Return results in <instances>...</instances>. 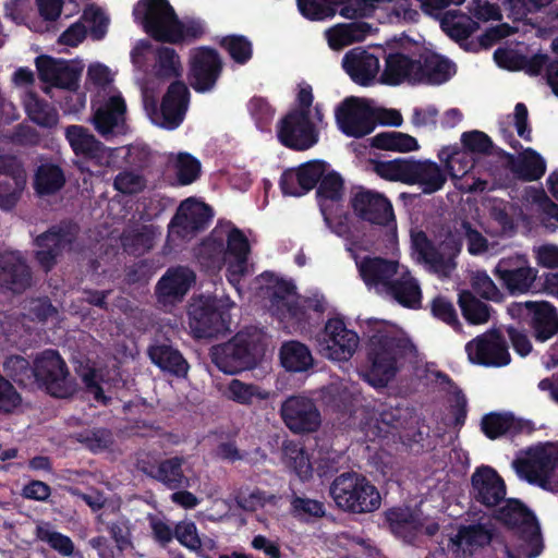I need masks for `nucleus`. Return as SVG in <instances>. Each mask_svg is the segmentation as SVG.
Listing matches in <instances>:
<instances>
[{
  "label": "nucleus",
  "mask_w": 558,
  "mask_h": 558,
  "mask_svg": "<svg viewBox=\"0 0 558 558\" xmlns=\"http://www.w3.org/2000/svg\"><path fill=\"white\" fill-rule=\"evenodd\" d=\"M250 243L245 234L236 227L216 226L211 232L194 248V255L201 268L206 272H217L229 260L228 279L239 280L247 270Z\"/></svg>",
  "instance_id": "nucleus-1"
},
{
  "label": "nucleus",
  "mask_w": 558,
  "mask_h": 558,
  "mask_svg": "<svg viewBox=\"0 0 558 558\" xmlns=\"http://www.w3.org/2000/svg\"><path fill=\"white\" fill-rule=\"evenodd\" d=\"M329 494L338 509L351 514L371 513L381 505L378 488L365 475L354 471L337 475Z\"/></svg>",
  "instance_id": "nucleus-2"
},
{
  "label": "nucleus",
  "mask_w": 558,
  "mask_h": 558,
  "mask_svg": "<svg viewBox=\"0 0 558 558\" xmlns=\"http://www.w3.org/2000/svg\"><path fill=\"white\" fill-rule=\"evenodd\" d=\"M189 325L197 339L225 336L231 331L230 308L217 298L199 296L189 306Z\"/></svg>",
  "instance_id": "nucleus-3"
},
{
  "label": "nucleus",
  "mask_w": 558,
  "mask_h": 558,
  "mask_svg": "<svg viewBox=\"0 0 558 558\" xmlns=\"http://www.w3.org/2000/svg\"><path fill=\"white\" fill-rule=\"evenodd\" d=\"M412 244L429 272L439 277H448L456 269V258L462 248L460 236L448 233L445 239L435 244L424 231H418L412 236Z\"/></svg>",
  "instance_id": "nucleus-4"
},
{
  "label": "nucleus",
  "mask_w": 558,
  "mask_h": 558,
  "mask_svg": "<svg viewBox=\"0 0 558 558\" xmlns=\"http://www.w3.org/2000/svg\"><path fill=\"white\" fill-rule=\"evenodd\" d=\"M36 388L58 399L72 397L76 384L57 350L47 349L35 357Z\"/></svg>",
  "instance_id": "nucleus-5"
},
{
  "label": "nucleus",
  "mask_w": 558,
  "mask_h": 558,
  "mask_svg": "<svg viewBox=\"0 0 558 558\" xmlns=\"http://www.w3.org/2000/svg\"><path fill=\"white\" fill-rule=\"evenodd\" d=\"M405 348L404 340L390 335H376L369 340L367 360L371 363L369 381L386 386L398 372V356Z\"/></svg>",
  "instance_id": "nucleus-6"
},
{
  "label": "nucleus",
  "mask_w": 558,
  "mask_h": 558,
  "mask_svg": "<svg viewBox=\"0 0 558 558\" xmlns=\"http://www.w3.org/2000/svg\"><path fill=\"white\" fill-rule=\"evenodd\" d=\"M64 135L74 155L78 158L76 166L82 172L93 173L92 168L99 171V169L110 166L114 149L97 140L88 129L83 125H69Z\"/></svg>",
  "instance_id": "nucleus-7"
},
{
  "label": "nucleus",
  "mask_w": 558,
  "mask_h": 558,
  "mask_svg": "<svg viewBox=\"0 0 558 558\" xmlns=\"http://www.w3.org/2000/svg\"><path fill=\"white\" fill-rule=\"evenodd\" d=\"M213 363L225 374L234 375L257 364V343L247 335L236 333L229 341L213 347Z\"/></svg>",
  "instance_id": "nucleus-8"
},
{
  "label": "nucleus",
  "mask_w": 558,
  "mask_h": 558,
  "mask_svg": "<svg viewBox=\"0 0 558 558\" xmlns=\"http://www.w3.org/2000/svg\"><path fill=\"white\" fill-rule=\"evenodd\" d=\"M339 130L347 136L361 138L371 134L377 125L376 110L366 99L347 97L335 110Z\"/></svg>",
  "instance_id": "nucleus-9"
},
{
  "label": "nucleus",
  "mask_w": 558,
  "mask_h": 558,
  "mask_svg": "<svg viewBox=\"0 0 558 558\" xmlns=\"http://www.w3.org/2000/svg\"><path fill=\"white\" fill-rule=\"evenodd\" d=\"M76 233L75 225L61 221L35 238L34 244L37 250L34 256L45 272L51 271L63 252L71 248Z\"/></svg>",
  "instance_id": "nucleus-10"
},
{
  "label": "nucleus",
  "mask_w": 558,
  "mask_h": 558,
  "mask_svg": "<svg viewBox=\"0 0 558 558\" xmlns=\"http://www.w3.org/2000/svg\"><path fill=\"white\" fill-rule=\"evenodd\" d=\"M510 312L527 324L536 342H546L558 333V310L547 301L513 303Z\"/></svg>",
  "instance_id": "nucleus-11"
},
{
  "label": "nucleus",
  "mask_w": 558,
  "mask_h": 558,
  "mask_svg": "<svg viewBox=\"0 0 558 558\" xmlns=\"http://www.w3.org/2000/svg\"><path fill=\"white\" fill-rule=\"evenodd\" d=\"M223 62L215 48L201 46L191 51L187 78L196 93H207L215 88L221 76Z\"/></svg>",
  "instance_id": "nucleus-12"
},
{
  "label": "nucleus",
  "mask_w": 558,
  "mask_h": 558,
  "mask_svg": "<svg viewBox=\"0 0 558 558\" xmlns=\"http://www.w3.org/2000/svg\"><path fill=\"white\" fill-rule=\"evenodd\" d=\"M135 23L154 40L165 43L175 19V11L168 0H140L133 8Z\"/></svg>",
  "instance_id": "nucleus-13"
},
{
  "label": "nucleus",
  "mask_w": 558,
  "mask_h": 558,
  "mask_svg": "<svg viewBox=\"0 0 558 558\" xmlns=\"http://www.w3.org/2000/svg\"><path fill=\"white\" fill-rule=\"evenodd\" d=\"M354 215L371 225L397 230L396 216L391 202L384 194L360 187L350 201Z\"/></svg>",
  "instance_id": "nucleus-14"
},
{
  "label": "nucleus",
  "mask_w": 558,
  "mask_h": 558,
  "mask_svg": "<svg viewBox=\"0 0 558 558\" xmlns=\"http://www.w3.org/2000/svg\"><path fill=\"white\" fill-rule=\"evenodd\" d=\"M495 519L510 529H518L532 547L529 558L537 557L543 549L539 529L533 512L520 500L508 499L495 511Z\"/></svg>",
  "instance_id": "nucleus-15"
},
{
  "label": "nucleus",
  "mask_w": 558,
  "mask_h": 558,
  "mask_svg": "<svg viewBox=\"0 0 558 558\" xmlns=\"http://www.w3.org/2000/svg\"><path fill=\"white\" fill-rule=\"evenodd\" d=\"M277 137L284 147L304 151L318 143L319 132L311 116L302 111H289L278 123Z\"/></svg>",
  "instance_id": "nucleus-16"
},
{
  "label": "nucleus",
  "mask_w": 558,
  "mask_h": 558,
  "mask_svg": "<svg viewBox=\"0 0 558 558\" xmlns=\"http://www.w3.org/2000/svg\"><path fill=\"white\" fill-rule=\"evenodd\" d=\"M213 217L214 211L209 205L189 197L181 202L171 218L168 226L169 234L181 240L193 238L209 226Z\"/></svg>",
  "instance_id": "nucleus-17"
},
{
  "label": "nucleus",
  "mask_w": 558,
  "mask_h": 558,
  "mask_svg": "<svg viewBox=\"0 0 558 558\" xmlns=\"http://www.w3.org/2000/svg\"><path fill=\"white\" fill-rule=\"evenodd\" d=\"M280 415L294 434L316 432L322 423L320 412L313 399L303 396L287 398L281 404Z\"/></svg>",
  "instance_id": "nucleus-18"
},
{
  "label": "nucleus",
  "mask_w": 558,
  "mask_h": 558,
  "mask_svg": "<svg viewBox=\"0 0 558 558\" xmlns=\"http://www.w3.org/2000/svg\"><path fill=\"white\" fill-rule=\"evenodd\" d=\"M537 272V269L530 266L527 258L520 254L502 257L494 270L502 287L512 295L530 291Z\"/></svg>",
  "instance_id": "nucleus-19"
},
{
  "label": "nucleus",
  "mask_w": 558,
  "mask_h": 558,
  "mask_svg": "<svg viewBox=\"0 0 558 558\" xmlns=\"http://www.w3.org/2000/svg\"><path fill=\"white\" fill-rule=\"evenodd\" d=\"M328 169L329 163L320 159H313L296 168L287 169L279 180L280 190L283 195L303 196L318 185Z\"/></svg>",
  "instance_id": "nucleus-20"
},
{
  "label": "nucleus",
  "mask_w": 558,
  "mask_h": 558,
  "mask_svg": "<svg viewBox=\"0 0 558 558\" xmlns=\"http://www.w3.org/2000/svg\"><path fill=\"white\" fill-rule=\"evenodd\" d=\"M470 361L483 366H506L511 357L504 336L493 330L476 337L465 345Z\"/></svg>",
  "instance_id": "nucleus-21"
},
{
  "label": "nucleus",
  "mask_w": 558,
  "mask_h": 558,
  "mask_svg": "<svg viewBox=\"0 0 558 558\" xmlns=\"http://www.w3.org/2000/svg\"><path fill=\"white\" fill-rule=\"evenodd\" d=\"M38 77L41 82L58 88L76 90L83 66L63 59L41 54L35 60Z\"/></svg>",
  "instance_id": "nucleus-22"
},
{
  "label": "nucleus",
  "mask_w": 558,
  "mask_h": 558,
  "mask_svg": "<svg viewBox=\"0 0 558 558\" xmlns=\"http://www.w3.org/2000/svg\"><path fill=\"white\" fill-rule=\"evenodd\" d=\"M470 496L486 508H493L505 499L506 484L492 466L481 465L471 476Z\"/></svg>",
  "instance_id": "nucleus-23"
},
{
  "label": "nucleus",
  "mask_w": 558,
  "mask_h": 558,
  "mask_svg": "<svg viewBox=\"0 0 558 558\" xmlns=\"http://www.w3.org/2000/svg\"><path fill=\"white\" fill-rule=\"evenodd\" d=\"M400 264L397 260L381 256L366 255L356 260L359 276L365 287L383 295L390 281L398 275Z\"/></svg>",
  "instance_id": "nucleus-24"
},
{
  "label": "nucleus",
  "mask_w": 558,
  "mask_h": 558,
  "mask_svg": "<svg viewBox=\"0 0 558 558\" xmlns=\"http://www.w3.org/2000/svg\"><path fill=\"white\" fill-rule=\"evenodd\" d=\"M26 184L22 162L11 155L0 156V208L12 209Z\"/></svg>",
  "instance_id": "nucleus-25"
},
{
  "label": "nucleus",
  "mask_w": 558,
  "mask_h": 558,
  "mask_svg": "<svg viewBox=\"0 0 558 558\" xmlns=\"http://www.w3.org/2000/svg\"><path fill=\"white\" fill-rule=\"evenodd\" d=\"M190 98L191 93L183 81L172 82L160 102V126L170 131L178 129L184 121Z\"/></svg>",
  "instance_id": "nucleus-26"
},
{
  "label": "nucleus",
  "mask_w": 558,
  "mask_h": 558,
  "mask_svg": "<svg viewBox=\"0 0 558 558\" xmlns=\"http://www.w3.org/2000/svg\"><path fill=\"white\" fill-rule=\"evenodd\" d=\"M324 341L327 356L340 362L353 356L360 338L355 331L347 328L341 318H330L325 324Z\"/></svg>",
  "instance_id": "nucleus-27"
},
{
  "label": "nucleus",
  "mask_w": 558,
  "mask_h": 558,
  "mask_svg": "<svg viewBox=\"0 0 558 558\" xmlns=\"http://www.w3.org/2000/svg\"><path fill=\"white\" fill-rule=\"evenodd\" d=\"M32 270L19 252L0 254V290L21 294L32 284Z\"/></svg>",
  "instance_id": "nucleus-28"
},
{
  "label": "nucleus",
  "mask_w": 558,
  "mask_h": 558,
  "mask_svg": "<svg viewBox=\"0 0 558 558\" xmlns=\"http://www.w3.org/2000/svg\"><path fill=\"white\" fill-rule=\"evenodd\" d=\"M481 429L492 440L500 437L513 439L519 435H531L535 430V424L530 420L515 417L511 412H490L482 417Z\"/></svg>",
  "instance_id": "nucleus-29"
},
{
  "label": "nucleus",
  "mask_w": 558,
  "mask_h": 558,
  "mask_svg": "<svg viewBox=\"0 0 558 558\" xmlns=\"http://www.w3.org/2000/svg\"><path fill=\"white\" fill-rule=\"evenodd\" d=\"M195 272L185 266L170 267L158 280L155 293L163 304L181 302L195 282Z\"/></svg>",
  "instance_id": "nucleus-30"
},
{
  "label": "nucleus",
  "mask_w": 558,
  "mask_h": 558,
  "mask_svg": "<svg viewBox=\"0 0 558 558\" xmlns=\"http://www.w3.org/2000/svg\"><path fill=\"white\" fill-rule=\"evenodd\" d=\"M418 54L408 56L403 52H389L385 57V68L380 74L379 82L388 86H398L402 83L417 84L416 77L420 71Z\"/></svg>",
  "instance_id": "nucleus-31"
},
{
  "label": "nucleus",
  "mask_w": 558,
  "mask_h": 558,
  "mask_svg": "<svg viewBox=\"0 0 558 558\" xmlns=\"http://www.w3.org/2000/svg\"><path fill=\"white\" fill-rule=\"evenodd\" d=\"M383 295L409 310L422 307L423 293L418 280L405 266H401L398 275L388 284Z\"/></svg>",
  "instance_id": "nucleus-32"
},
{
  "label": "nucleus",
  "mask_w": 558,
  "mask_h": 558,
  "mask_svg": "<svg viewBox=\"0 0 558 558\" xmlns=\"http://www.w3.org/2000/svg\"><path fill=\"white\" fill-rule=\"evenodd\" d=\"M454 543L470 551L482 548L489 543L501 544L502 551L509 558H518L506 543L504 536L496 533L494 527H488L483 523H475L470 525H461L454 537Z\"/></svg>",
  "instance_id": "nucleus-33"
},
{
  "label": "nucleus",
  "mask_w": 558,
  "mask_h": 558,
  "mask_svg": "<svg viewBox=\"0 0 558 558\" xmlns=\"http://www.w3.org/2000/svg\"><path fill=\"white\" fill-rule=\"evenodd\" d=\"M342 66L360 86L372 85L380 69L379 59L362 48L348 51L342 59Z\"/></svg>",
  "instance_id": "nucleus-34"
},
{
  "label": "nucleus",
  "mask_w": 558,
  "mask_h": 558,
  "mask_svg": "<svg viewBox=\"0 0 558 558\" xmlns=\"http://www.w3.org/2000/svg\"><path fill=\"white\" fill-rule=\"evenodd\" d=\"M497 155L504 157L508 169L524 182L537 181L545 174L546 161L533 148L524 149L518 157L504 149H499Z\"/></svg>",
  "instance_id": "nucleus-35"
},
{
  "label": "nucleus",
  "mask_w": 558,
  "mask_h": 558,
  "mask_svg": "<svg viewBox=\"0 0 558 558\" xmlns=\"http://www.w3.org/2000/svg\"><path fill=\"white\" fill-rule=\"evenodd\" d=\"M147 356L160 371L178 378L187 376L190 364L179 349L167 342L155 341L147 348Z\"/></svg>",
  "instance_id": "nucleus-36"
},
{
  "label": "nucleus",
  "mask_w": 558,
  "mask_h": 558,
  "mask_svg": "<svg viewBox=\"0 0 558 558\" xmlns=\"http://www.w3.org/2000/svg\"><path fill=\"white\" fill-rule=\"evenodd\" d=\"M344 195V181L335 170L328 171L322 177L317 190L316 198L324 219L329 223L332 206L342 201Z\"/></svg>",
  "instance_id": "nucleus-37"
},
{
  "label": "nucleus",
  "mask_w": 558,
  "mask_h": 558,
  "mask_svg": "<svg viewBox=\"0 0 558 558\" xmlns=\"http://www.w3.org/2000/svg\"><path fill=\"white\" fill-rule=\"evenodd\" d=\"M453 63L436 53H418L417 84L438 85L447 82L451 76Z\"/></svg>",
  "instance_id": "nucleus-38"
},
{
  "label": "nucleus",
  "mask_w": 558,
  "mask_h": 558,
  "mask_svg": "<svg viewBox=\"0 0 558 558\" xmlns=\"http://www.w3.org/2000/svg\"><path fill=\"white\" fill-rule=\"evenodd\" d=\"M183 463L184 459L175 456L160 461L157 466H151L150 469L143 468V472L163 484L167 488L177 490L190 486V481L184 475L182 469Z\"/></svg>",
  "instance_id": "nucleus-39"
},
{
  "label": "nucleus",
  "mask_w": 558,
  "mask_h": 558,
  "mask_svg": "<svg viewBox=\"0 0 558 558\" xmlns=\"http://www.w3.org/2000/svg\"><path fill=\"white\" fill-rule=\"evenodd\" d=\"M557 465V458L544 450L537 451L530 459L514 461L517 472L524 476L530 483L539 482L544 487L550 474Z\"/></svg>",
  "instance_id": "nucleus-40"
},
{
  "label": "nucleus",
  "mask_w": 558,
  "mask_h": 558,
  "mask_svg": "<svg viewBox=\"0 0 558 558\" xmlns=\"http://www.w3.org/2000/svg\"><path fill=\"white\" fill-rule=\"evenodd\" d=\"M126 110L125 101L120 96H112L108 102L97 109L94 114L93 122L95 129L105 138L116 133V129H120L124 124V113Z\"/></svg>",
  "instance_id": "nucleus-41"
},
{
  "label": "nucleus",
  "mask_w": 558,
  "mask_h": 558,
  "mask_svg": "<svg viewBox=\"0 0 558 558\" xmlns=\"http://www.w3.org/2000/svg\"><path fill=\"white\" fill-rule=\"evenodd\" d=\"M66 183L64 170L52 161L41 162L34 174L33 186L39 196H50L60 192Z\"/></svg>",
  "instance_id": "nucleus-42"
},
{
  "label": "nucleus",
  "mask_w": 558,
  "mask_h": 558,
  "mask_svg": "<svg viewBox=\"0 0 558 558\" xmlns=\"http://www.w3.org/2000/svg\"><path fill=\"white\" fill-rule=\"evenodd\" d=\"M390 531L405 542H412L422 527L417 515L410 508H390L385 512Z\"/></svg>",
  "instance_id": "nucleus-43"
},
{
  "label": "nucleus",
  "mask_w": 558,
  "mask_h": 558,
  "mask_svg": "<svg viewBox=\"0 0 558 558\" xmlns=\"http://www.w3.org/2000/svg\"><path fill=\"white\" fill-rule=\"evenodd\" d=\"M282 367L291 373L308 371L314 365V357L308 347L298 340L282 343L279 350Z\"/></svg>",
  "instance_id": "nucleus-44"
},
{
  "label": "nucleus",
  "mask_w": 558,
  "mask_h": 558,
  "mask_svg": "<svg viewBox=\"0 0 558 558\" xmlns=\"http://www.w3.org/2000/svg\"><path fill=\"white\" fill-rule=\"evenodd\" d=\"M437 156L452 179L462 178L474 167L471 154L458 144L442 147Z\"/></svg>",
  "instance_id": "nucleus-45"
},
{
  "label": "nucleus",
  "mask_w": 558,
  "mask_h": 558,
  "mask_svg": "<svg viewBox=\"0 0 558 558\" xmlns=\"http://www.w3.org/2000/svg\"><path fill=\"white\" fill-rule=\"evenodd\" d=\"M402 410L399 408H385L378 412V416L367 424L366 436L374 441L377 438H386L392 430L403 427Z\"/></svg>",
  "instance_id": "nucleus-46"
},
{
  "label": "nucleus",
  "mask_w": 558,
  "mask_h": 558,
  "mask_svg": "<svg viewBox=\"0 0 558 558\" xmlns=\"http://www.w3.org/2000/svg\"><path fill=\"white\" fill-rule=\"evenodd\" d=\"M447 182V173L434 161L417 160L412 184H420L425 194H433L442 189Z\"/></svg>",
  "instance_id": "nucleus-47"
},
{
  "label": "nucleus",
  "mask_w": 558,
  "mask_h": 558,
  "mask_svg": "<svg viewBox=\"0 0 558 558\" xmlns=\"http://www.w3.org/2000/svg\"><path fill=\"white\" fill-rule=\"evenodd\" d=\"M416 163L417 160L413 158H396L393 160L378 161L375 166V171L383 179L412 184Z\"/></svg>",
  "instance_id": "nucleus-48"
},
{
  "label": "nucleus",
  "mask_w": 558,
  "mask_h": 558,
  "mask_svg": "<svg viewBox=\"0 0 558 558\" xmlns=\"http://www.w3.org/2000/svg\"><path fill=\"white\" fill-rule=\"evenodd\" d=\"M4 371L19 387L27 390L36 389L35 362L33 365L21 355H11L4 362Z\"/></svg>",
  "instance_id": "nucleus-49"
},
{
  "label": "nucleus",
  "mask_w": 558,
  "mask_h": 558,
  "mask_svg": "<svg viewBox=\"0 0 558 558\" xmlns=\"http://www.w3.org/2000/svg\"><path fill=\"white\" fill-rule=\"evenodd\" d=\"M24 107L29 120L39 126L52 128L58 123L57 110L35 93L25 96Z\"/></svg>",
  "instance_id": "nucleus-50"
},
{
  "label": "nucleus",
  "mask_w": 558,
  "mask_h": 558,
  "mask_svg": "<svg viewBox=\"0 0 558 558\" xmlns=\"http://www.w3.org/2000/svg\"><path fill=\"white\" fill-rule=\"evenodd\" d=\"M290 514L300 522L314 523L326 515L323 501L293 493L290 497Z\"/></svg>",
  "instance_id": "nucleus-51"
},
{
  "label": "nucleus",
  "mask_w": 558,
  "mask_h": 558,
  "mask_svg": "<svg viewBox=\"0 0 558 558\" xmlns=\"http://www.w3.org/2000/svg\"><path fill=\"white\" fill-rule=\"evenodd\" d=\"M206 32L205 22L201 19L181 21L178 15L166 37L167 44L180 45L186 41H194L204 36Z\"/></svg>",
  "instance_id": "nucleus-52"
},
{
  "label": "nucleus",
  "mask_w": 558,
  "mask_h": 558,
  "mask_svg": "<svg viewBox=\"0 0 558 558\" xmlns=\"http://www.w3.org/2000/svg\"><path fill=\"white\" fill-rule=\"evenodd\" d=\"M372 145L378 149L409 153L420 148L417 140L402 132H381L372 140Z\"/></svg>",
  "instance_id": "nucleus-53"
},
{
  "label": "nucleus",
  "mask_w": 558,
  "mask_h": 558,
  "mask_svg": "<svg viewBox=\"0 0 558 558\" xmlns=\"http://www.w3.org/2000/svg\"><path fill=\"white\" fill-rule=\"evenodd\" d=\"M462 315L469 324L481 325L489 320L492 307L470 291L459 293L458 300Z\"/></svg>",
  "instance_id": "nucleus-54"
},
{
  "label": "nucleus",
  "mask_w": 558,
  "mask_h": 558,
  "mask_svg": "<svg viewBox=\"0 0 558 558\" xmlns=\"http://www.w3.org/2000/svg\"><path fill=\"white\" fill-rule=\"evenodd\" d=\"M229 398L240 404L251 405L254 402L268 400L270 392L256 384H247L232 379L228 385Z\"/></svg>",
  "instance_id": "nucleus-55"
},
{
  "label": "nucleus",
  "mask_w": 558,
  "mask_h": 558,
  "mask_svg": "<svg viewBox=\"0 0 558 558\" xmlns=\"http://www.w3.org/2000/svg\"><path fill=\"white\" fill-rule=\"evenodd\" d=\"M441 28L456 41L468 39L480 28L478 22L468 15H456L447 12L441 20Z\"/></svg>",
  "instance_id": "nucleus-56"
},
{
  "label": "nucleus",
  "mask_w": 558,
  "mask_h": 558,
  "mask_svg": "<svg viewBox=\"0 0 558 558\" xmlns=\"http://www.w3.org/2000/svg\"><path fill=\"white\" fill-rule=\"evenodd\" d=\"M123 250L130 254L140 256L148 252L154 245V233L148 226L124 232L121 236Z\"/></svg>",
  "instance_id": "nucleus-57"
},
{
  "label": "nucleus",
  "mask_w": 558,
  "mask_h": 558,
  "mask_svg": "<svg viewBox=\"0 0 558 558\" xmlns=\"http://www.w3.org/2000/svg\"><path fill=\"white\" fill-rule=\"evenodd\" d=\"M155 74L159 78L180 77L182 65L173 48L161 46L156 52Z\"/></svg>",
  "instance_id": "nucleus-58"
},
{
  "label": "nucleus",
  "mask_w": 558,
  "mask_h": 558,
  "mask_svg": "<svg viewBox=\"0 0 558 558\" xmlns=\"http://www.w3.org/2000/svg\"><path fill=\"white\" fill-rule=\"evenodd\" d=\"M219 46L225 49L230 58L238 64H245L252 59V43L243 35L223 36L219 40Z\"/></svg>",
  "instance_id": "nucleus-59"
},
{
  "label": "nucleus",
  "mask_w": 558,
  "mask_h": 558,
  "mask_svg": "<svg viewBox=\"0 0 558 558\" xmlns=\"http://www.w3.org/2000/svg\"><path fill=\"white\" fill-rule=\"evenodd\" d=\"M75 435L77 441L93 452L106 450L113 444L112 432L105 427L86 428Z\"/></svg>",
  "instance_id": "nucleus-60"
},
{
  "label": "nucleus",
  "mask_w": 558,
  "mask_h": 558,
  "mask_svg": "<svg viewBox=\"0 0 558 558\" xmlns=\"http://www.w3.org/2000/svg\"><path fill=\"white\" fill-rule=\"evenodd\" d=\"M247 109L258 130L262 132L270 131L276 109L266 98L254 96L248 101Z\"/></svg>",
  "instance_id": "nucleus-61"
},
{
  "label": "nucleus",
  "mask_w": 558,
  "mask_h": 558,
  "mask_svg": "<svg viewBox=\"0 0 558 558\" xmlns=\"http://www.w3.org/2000/svg\"><path fill=\"white\" fill-rule=\"evenodd\" d=\"M461 144L470 154L497 155L500 149L495 147L492 138L486 133L478 130L463 132L461 135Z\"/></svg>",
  "instance_id": "nucleus-62"
},
{
  "label": "nucleus",
  "mask_w": 558,
  "mask_h": 558,
  "mask_svg": "<svg viewBox=\"0 0 558 558\" xmlns=\"http://www.w3.org/2000/svg\"><path fill=\"white\" fill-rule=\"evenodd\" d=\"M177 180L180 185H189L201 175V162L189 153H180L175 161Z\"/></svg>",
  "instance_id": "nucleus-63"
},
{
  "label": "nucleus",
  "mask_w": 558,
  "mask_h": 558,
  "mask_svg": "<svg viewBox=\"0 0 558 558\" xmlns=\"http://www.w3.org/2000/svg\"><path fill=\"white\" fill-rule=\"evenodd\" d=\"M430 311L435 318L446 323L454 330L461 329L457 311L450 300L446 296L437 295L430 303Z\"/></svg>",
  "instance_id": "nucleus-64"
}]
</instances>
